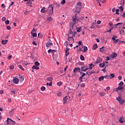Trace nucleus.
<instances>
[{
	"label": "nucleus",
	"mask_w": 125,
	"mask_h": 125,
	"mask_svg": "<svg viewBox=\"0 0 125 125\" xmlns=\"http://www.w3.org/2000/svg\"><path fill=\"white\" fill-rule=\"evenodd\" d=\"M10 69L11 70H13V69H14V65H11L10 66Z\"/></svg>",
	"instance_id": "nucleus-48"
},
{
	"label": "nucleus",
	"mask_w": 125,
	"mask_h": 125,
	"mask_svg": "<svg viewBox=\"0 0 125 125\" xmlns=\"http://www.w3.org/2000/svg\"><path fill=\"white\" fill-rule=\"evenodd\" d=\"M119 122L120 123H121V124H123L124 123V118L120 117L119 119Z\"/></svg>",
	"instance_id": "nucleus-24"
},
{
	"label": "nucleus",
	"mask_w": 125,
	"mask_h": 125,
	"mask_svg": "<svg viewBox=\"0 0 125 125\" xmlns=\"http://www.w3.org/2000/svg\"><path fill=\"white\" fill-rule=\"evenodd\" d=\"M47 85H49V86H51L52 85V81H51L49 83H47Z\"/></svg>",
	"instance_id": "nucleus-31"
},
{
	"label": "nucleus",
	"mask_w": 125,
	"mask_h": 125,
	"mask_svg": "<svg viewBox=\"0 0 125 125\" xmlns=\"http://www.w3.org/2000/svg\"><path fill=\"white\" fill-rule=\"evenodd\" d=\"M125 33V30H123V29H121L120 30V35H122V34H124Z\"/></svg>",
	"instance_id": "nucleus-35"
},
{
	"label": "nucleus",
	"mask_w": 125,
	"mask_h": 125,
	"mask_svg": "<svg viewBox=\"0 0 125 125\" xmlns=\"http://www.w3.org/2000/svg\"><path fill=\"white\" fill-rule=\"evenodd\" d=\"M100 94L101 96H104V95H105L106 93L104 92H101Z\"/></svg>",
	"instance_id": "nucleus-39"
},
{
	"label": "nucleus",
	"mask_w": 125,
	"mask_h": 125,
	"mask_svg": "<svg viewBox=\"0 0 125 125\" xmlns=\"http://www.w3.org/2000/svg\"><path fill=\"white\" fill-rule=\"evenodd\" d=\"M63 104L67 103V102L69 101V97L65 96L64 98H63Z\"/></svg>",
	"instance_id": "nucleus-5"
},
{
	"label": "nucleus",
	"mask_w": 125,
	"mask_h": 125,
	"mask_svg": "<svg viewBox=\"0 0 125 125\" xmlns=\"http://www.w3.org/2000/svg\"><path fill=\"white\" fill-rule=\"evenodd\" d=\"M5 24H9V20H7L5 22Z\"/></svg>",
	"instance_id": "nucleus-64"
},
{
	"label": "nucleus",
	"mask_w": 125,
	"mask_h": 125,
	"mask_svg": "<svg viewBox=\"0 0 125 125\" xmlns=\"http://www.w3.org/2000/svg\"><path fill=\"white\" fill-rule=\"evenodd\" d=\"M13 83H19V79L18 78H14L13 79Z\"/></svg>",
	"instance_id": "nucleus-13"
},
{
	"label": "nucleus",
	"mask_w": 125,
	"mask_h": 125,
	"mask_svg": "<svg viewBox=\"0 0 125 125\" xmlns=\"http://www.w3.org/2000/svg\"><path fill=\"white\" fill-rule=\"evenodd\" d=\"M2 44H6L5 41L4 40L2 41Z\"/></svg>",
	"instance_id": "nucleus-63"
},
{
	"label": "nucleus",
	"mask_w": 125,
	"mask_h": 125,
	"mask_svg": "<svg viewBox=\"0 0 125 125\" xmlns=\"http://www.w3.org/2000/svg\"><path fill=\"white\" fill-rule=\"evenodd\" d=\"M77 29V32H81V29H82V27H79V28H76Z\"/></svg>",
	"instance_id": "nucleus-41"
},
{
	"label": "nucleus",
	"mask_w": 125,
	"mask_h": 125,
	"mask_svg": "<svg viewBox=\"0 0 125 125\" xmlns=\"http://www.w3.org/2000/svg\"><path fill=\"white\" fill-rule=\"evenodd\" d=\"M104 78H105V79H112V78H111V77H110V76H108V75L105 76H104Z\"/></svg>",
	"instance_id": "nucleus-47"
},
{
	"label": "nucleus",
	"mask_w": 125,
	"mask_h": 125,
	"mask_svg": "<svg viewBox=\"0 0 125 125\" xmlns=\"http://www.w3.org/2000/svg\"><path fill=\"white\" fill-rule=\"evenodd\" d=\"M69 27L70 28V30H69V33L70 34H74V24H71L69 25Z\"/></svg>",
	"instance_id": "nucleus-4"
},
{
	"label": "nucleus",
	"mask_w": 125,
	"mask_h": 125,
	"mask_svg": "<svg viewBox=\"0 0 125 125\" xmlns=\"http://www.w3.org/2000/svg\"><path fill=\"white\" fill-rule=\"evenodd\" d=\"M97 47H98L97 44H93L92 48L94 50H95V49H96Z\"/></svg>",
	"instance_id": "nucleus-18"
},
{
	"label": "nucleus",
	"mask_w": 125,
	"mask_h": 125,
	"mask_svg": "<svg viewBox=\"0 0 125 125\" xmlns=\"http://www.w3.org/2000/svg\"><path fill=\"white\" fill-rule=\"evenodd\" d=\"M41 90L42 91H44V90L45 89V87L44 86H42L41 88Z\"/></svg>",
	"instance_id": "nucleus-46"
},
{
	"label": "nucleus",
	"mask_w": 125,
	"mask_h": 125,
	"mask_svg": "<svg viewBox=\"0 0 125 125\" xmlns=\"http://www.w3.org/2000/svg\"><path fill=\"white\" fill-rule=\"evenodd\" d=\"M92 66H93V64H92V63H91V64H89V69H90V70H91V69H92Z\"/></svg>",
	"instance_id": "nucleus-50"
},
{
	"label": "nucleus",
	"mask_w": 125,
	"mask_h": 125,
	"mask_svg": "<svg viewBox=\"0 0 125 125\" xmlns=\"http://www.w3.org/2000/svg\"><path fill=\"white\" fill-rule=\"evenodd\" d=\"M116 100H117V101H119L120 104H121V105H124V103H125V100L121 98H117L116 99Z\"/></svg>",
	"instance_id": "nucleus-2"
},
{
	"label": "nucleus",
	"mask_w": 125,
	"mask_h": 125,
	"mask_svg": "<svg viewBox=\"0 0 125 125\" xmlns=\"http://www.w3.org/2000/svg\"><path fill=\"white\" fill-rule=\"evenodd\" d=\"M112 58H115V57H117L118 56V54L116 53H114L112 55H111Z\"/></svg>",
	"instance_id": "nucleus-25"
},
{
	"label": "nucleus",
	"mask_w": 125,
	"mask_h": 125,
	"mask_svg": "<svg viewBox=\"0 0 125 125\" xmlns=\"http://www.w3.org/2000/svg\"><path fill=\"white\" fill-rule=\"evenodd\" d=\"M52 45H53V43H52V42H50V43L47 42L46 44V46L47 47H49V46H51Z\"/></svg>",
	"instance_id": "nucleus-15"
},
{
	"label": "nucleus",
	"mask_w": 125,
	"mask_h": 125,
	"mask_svg": "<svg viewBox=\"0 0 125 125\" xmlns=\"http://www.w3.org/2000/svg\"><path fill=\"white\" fill-rule=\"evenodd\" d=\"M78 43H79V46H80V45H81V46H83V45L82 44V43H83V42H82L79 41V42H78Z\"/></svg>",
	"instance_id": "nucleus-53"
},
{
	"label": "nucleus",
	"mask_w": 125,
	"mask_h": 125,
	"mask_svg": "<svg viewBox=\"0 0 125 125\" xmlns=\"http://www.w3.org/2000/svg\"><path fill=\"white\" fill-rule=\"evenodd\" d=\"M45 7H43L41 9V12L42 13H45V11H45Z\"/></svg>",
	"instance_id": "nucleus-22"
},
{
	"label": "nucleus",
	"mask_w": 125,
	"mask_h": 125,
	"mask_svg": "<svg viewBox=\"0 0 125 125\" xmlns=\"http://www.w3.org/2000/svg\"><path fill=\"white\" fill-rule=\"evenodd\" d=\"M66 3V0H62L61 3V4H65Z\"/></svg>",
	"instance_id": "nucleus-43"
},
{
	"label": "nucleus",
	"mask_w": 125,
	"mask_h": 125,
	"mask_svg": "<svg viewBox=\"0 0 125 125\" xmlns=\"http://www.w3.org/2000/svg\"><path fill=\"white\" fill-rule=\"evenodd\" d=\"M123 89H124V86H119L116 89H115L114 91H116L117 92H118V91H119V90H122Z\"/></svg>",
	"instance_id": "nucleus-8"
},
{
	"label": "nucleus",
	"mask_w": 125,
	"mask_h": 125,
	"mask_svg": "<svg viewBox=\"0 0 125 125\" xmlns=\"http://www.w3.org/2000/svg\"><path fill=\"white\" fill-rule=\"evenodd\" d=\"M31 35H32L33 37H35V38L37 37V36L36 32L33 33V31L31 32Z\"/></svg>",
	"instance_id": "nucleus-29"
},
{
	"label": "nucleus",
	"mask_w": 125,
	"mask_h": 125,
	"mask_svg": "<svg viewBox=\"0 0 125 125\" xmlns=\"http://www.w3.org/2000/svg\"><path fill=\"white\" fill-rule=\"evenodd\" d=\"M73 72L74 73H76V72H81V68L80 67L75 68L73 70Z\"/></svg>",
	"instance_id": "nucleus-12"
},
{
	"label": "nucleus",
	"mask_w": 125,
	"mask_h": 125,
	"mask_svg": "<svg viewBox=\"0 0 125 125\" xmlns=\"http://www.w3.org/2000/svg\"><path fill=\"white\" fill-rule=\"evenodd\" d=\"M62 95V93L61 92H58L57 93V96H61Z\"/></svg>",
	"instance_id": "nucleus-44"
},
{
	"label": "nucleus",
	"mask_w": 125,
	"mask_h": 125,
	"mask_svg": "<svg viewBox=\"0 0 125 125\" xmlns=\"http://www.w3.org/2000/svg\"><path fill=\"white\" fill-rule=\"evenodd\" d=\"M104 78H105L104 76H101V77H100L99 78V81L100 82H102V81H103V80H104Z\"/></svg>",
	"instance_id": "nucleus-23"
},
{
	"label": "nucleus",
	"mask_w": 125,
	"mask_h": 125,
	"mask_svg": "<svg viewBox=\"0 0 125 125\" xmlns=\"http://www.w3.org/2000/svg\"><path fill=\"white\" fill-rule=\"evenodd\" d=\"M50 52H52V50L51 49H50L48 50V53L49 54Z\"/></svg>",
	"instance_id": "nucleus-59"
},
{
	"label": "nucleus",
	"mask_w": 125,
	"mask_h": 125,
	"mask_svg": "<svg viewBox=\"0 0 125 125\" xmlns=\"http://www.w3.org/2000/svg\"><path fill=\"white\" fill-rule=\"evenodd\" d=\"M19 68H20V69H21V70H22V71H24V68H23L22 65H19Z\"/></svg>",
	"instance_id": "nucleus-40"
},
{
	"label": "nucleus",
	"mask_w": 125,
	"mask_h": 125,
	"mask_svg": "<svg viewBox=\"0 0 125 125\" xmlns=\"http://www.w3.org/2000/svg\"><path fill=\"white\" fill-rule=\"evenodd\" d=\"M70 54V53L69 52V48L67 47L65 49V55L66 56H68Z\"/></svg>",
	"instance_id": "nucleus-14"
},
{
	"label": "nucleus",
	"mask_w": 125,
	"mask_h": 125,
	"mask_svg": "<svg viewBox=\"0 0 125 125\" xmlns=\"http://www.w3.org/2000/svg\"><path fill=\"white\" fill-rule=\"evenodd\" d=\"M76 9H77V10H79L78 11H76L77 13H80V12H81V9L79 8V6H78L77 5H76Z\"/></svg>",
	"instance_id": "nucleus-16"
},
{
	"label": "nucleus",
	"mask_w": 125,
	"mask_h": 125,
	"mask_svg": "<svg viewBox=\"0 0 125 125\" xmlns=\"http://www.w3.org/2000/svg\"><path fill=\"white\" fill-rule=\"evenodd\" d=\"M119 11H120V10H119L118 9H117L116 10V14H118V15H119V14H120V13H119Z\"/></svg>",
	"instance_id": "nucleus-49"
},
{
	"label": "nucleus",
	"mask_w": 125,
	"mask_h": 125,
	"mask_svg": "<svg viewBox=\"0 0 125 125\" xmlns=\"http://www.w3.org/2000/svg\"><path fill=\"white\" fill-rule=\"evenodd\" d=\"M32 43L34 45H37V42L35 41H33Z\"/></svg>",
	"instance_id": "nucleus-62"
},
{
	"label": "nucleus",
	"mask_w": 125,
	"mask_h": 125,
	"mask_svg": "<svg viewBox=\"0 0 125 125\" xmlns=\"http://www.w3.org/2000/svg\"><path fill=\"white\" fill-rule=\"evenodd\" d=\"M123 24V26H125V23H120V22H119V23H118L117 24H116L115 25V26H118V25H121V24Z\"/></svg>",
	"instance_id": "nucleus-51"
},
{
	"label": "nucleus",
	"mask_w": 125,
	"mask_h": 125,
	"mask_svg": "<svg viewBox=\"0 0 125 125\" xmlns=\"http://www.w3.org/2000/svg\"><path fill=\"white\" fill-rule=\"evenodd\" d=\"M80 59H81V60H82V61H83V60H84V57H83V55H81L80 56Z\"/></svg>",
	"instance_id": "nucleus-33"
},
{
	"label": "nucleus",
	"mask_w": 125,
	"mask_h": 125,
	"mask_svg": "<svg viewBox=\"0 0 125 125\" xmlns=\"http://www.w3.org/2000/svg\"><path fill=\"white\" fill-rule=\"evenodd\" d=\"M88 50V49H87V47L86 46H84V49L83 50V52H86Z\"/></svg>",
	"instance_id": "nucleus-27"
},
{
	"label": "nucleus",
	"mask_w": 125,
	"mask_h": 125,
	"mask_svg": "<svg viewBox=\"0 0 125 125\" xmlns=\"http://www.w3.org/2000/svg\"><path fill=\"white\" fill-rule=\"evenodd\" d=\"M119 9L121 10V11H124V6L122 5L119 7Z\"/></svg>",
	"instance_id": "nucleus-36"
},
{
	"label": "nucleus",
	"mask_w": 125,
	"mask_h": 125,
	"mask_svg": "<svg viewBox=\"0 0 125 125\" xmlns=\"http://www.w3.org/2000/svg\"><path fill=\"white\" fill-rule=\"evenodd\" d=\"M110 76L111 77H110L111 78H115V74L112 73V74H110Z\"/></svg>",
	"instance_id": "nucleus-57"
},
{
	"label": "nucleus",
	"mask_w": 125,
	"mask_h": 125,
	"mask_svg": "<svg viewBox=\"0 0 125 125\" xmlns=\"http://www.w3.org/2000/svg\"><path fill=\"white\" fill-rule=\"evenodd\" d=\"M62 82H60L57 83V85H58V86H60V85H62Z\"/></svg>",
	"instance_id": "nucleus-45"
},
{
	"label": "nucleus",
	"mask_w": 125,
	"mask_h": 125,
	"mask_svg": "<svg viewBox=\"0 0 125 125\" xmlns=\"http://www.w3.org/2000/svg\"><path fill=\"white\" fill-rule=\"evenodd\" d=\"M47 81H49V82H52V80H53V78L52 77H48L47 79Z\"/></svg>",
	"instance_id": "nucleus-30"
},
{
	"label": "nucleus",
	"mask_w": 125,
	"mask_h": 125,
	"mask_svg": "<svg viewBox=\"0 0 125 125\" xmlns=\"http://www.w3.org/2000/svg\"><path fill=\"white\" fill-rule=\"evenodd\" d=\"M104 47L103 46L102 48H100V51L102 52V53H104V52H106V49H105Z\"/></svg>",
	"instance_id": "nucleus-10"
},
{
	"label": "nucleus",
	"mask_w": 125,
	"mask_h": 125,
	"mask_svg": "<svg viewBox=\"0 0 125 125\" xmlns=\"http://www.w3.org/2000/svg\"><path fill=\"white\" fill-rule=\"evenodd\" d=\"M53 8L54 7L52 6V4L49 5L48 9L46 10L49 15H52L53 14Z\"/></svg>",
	"instance_id": "nucleus-1"
},
{
	"label": "nucleus",
	"mask_w": 125,
	"mask_h": 125,
	"mask_svg": "<svg viewBox=\"0 0 125 125\" xmlns=\"http://www.w3.org/2000/svg\"><path fill=\"white\" fill-rule=\"evenodd\" d=\"M80 75H81V76H82L81 77L83 78V77H84V76H85V73H84V72H80Z\"/></svg>",
	"instance_id": "nucleus-28"
},
{
	"label": "nucleus",
	"mask_w": 125,
	"mask_h": 125,
	"mask_svg": "<svg viewBox=\"0 0 125 125\" xmlns=\"http://www.w3.org/2000/svg\"><path fill=\"white\" fill-rule=\"evenodd\" d=\"M83 19H84V18L83 17H81L79 19V21L82 22Z\"/></svg>",
	"instance_id": "nucleus-26"
},
{
	"label": "nucleus",
	"mask_w": 125,
	"mask_h": 125,
	"mask_svg": "<svg viewBox=\"0 0 125 125\" xmlns=\"http://www.w3.org/2000/svg\"><path fill=\"white\" fill-rule=\"evenodd\" d=\"M121 5L124 6V5H125V0H121Z\"/></svg>",
	"instance_id": "nucleus-34"
},
{
	"label": "nucleus",
	"mask_w": 125,
	"mask_h": 125,
	"mask_svg": "<svg viewBox=\"0 0 125 125\" xmlns=\"http://www.w3.org/2000/svg\"><path fill=\"white\" fill-rule=\"evenodd\" d=\"M121 42L119 39L115 40L114 41V43H118V42Z\"/></svg>",
	"instance_id": "nucleus-42"
},
{
	"label": "nucleus",
	"mask_w": 125,
	"mask_h": 125,
	"mask_svg": "<svg viewBox=\"0 0 125 125\" xmlns=\"http://www.w3.org/2000/svg\"><path fill=\"white\" fill-rule=\"evenodd\" d=\"M83 78L82 76L80 77V78H79V81L80 82H83Z\"/></svg>",
	"instance_id": "nucleus-61"
},
{
	"label": "nucleus",
	"mask_w": 125,
	"mask_h": 125,
	"mask_svg": "<svg viewBox=\"0 0 125 125\" xmlns=\"http://www.w3.org/2000/svg\"><path fill=\"white\" fill-rule=\"evenodd\" d=\"M95 73V71H90V70H88L86 71V74L88 75V76H90V75H92V74H94Z\"/></svg>",
	"instance_id": "nucleus-7"
},
{
	"label": "nucleus",
	"mask_w": 125,
	"mask_h": 125,
	"mask_svg": "<svg viewBox=\"0 0 125 125\" xmlns=\"http://www.w3.org/2000/svg\"><path fill=\"white\" fill-rule=\"evenodd\" d=\"M81 87H84V86H85V84H84V83H82L81 84Z\"/></svg>",
	"instance_id": "nucleus-58"
},
{
	"label": "nucleus",
	"mask_w": 125,
	"mask_h": 125,
	"mask_svg": "<svg viewBox=\"0 0 125 125\" xmlns=\"http://www.w3.org/2000/svg\"><path fill=\"white\" fill-rule=\"evenodd\" d=\"M81 69L83 72H86V71H87V70L89 69V68H86L85 66H82Z\"/></svg>",
	"instance_id": "nucleus-6"
},
{
	"label": "nucleus",
	"mask_w": 125,
	"mask_h": 125,
	"mask_svg": "<svg viewBox=\"0 0 125 125\" xmlns=\"http://www.w3.org/2000/svg\"><path fill=\"white\" fill-rule=\"evenodd\" d=\"M76 5L79 6V8H82V3L81 2H78Z\"/></svg>",
	"instance_id": "nucleus-21"
},
{
	"label": "nucleus",
	"mask_w": 125,
	"mask_h": 125,
	"mask_svg": "<svg viewBox=\"0 0 125 125\" xmlns=\"http://www.w3.org/2000/svg\"><path fill=\"white\" fill-rule=\"evenodd\" d=\"M38 38H42V35L41 33H38Z\"/></svg>",
	"instance_id": "nucleus-52"
},
{
	"label": "nucleus",
	"mask_w": 125,
	"mask_h": 125,
	"mask_svg": "<svg viewBox=\"0 0 125 125\" xmlns=\"http://www.w3.org/2000/svg\"><path fill=\"white\" fill-rule=\"evenodd\" d=\"M99 66L101 68H104V67H105V62H103L102 63H100Z\"/></svg>",
	"instance_id": "nucleus-17"
},
{
	"label": "nucleus",
	"mask_w": 125,
	"mask_h": 125,
	"mask_svg": "<svg viewBox=\"0 0 125 125\" xmlns=\"http://www.w3.org/2000/svg\"><path fill=\"white\" fill-rule=\"evenodd\" d=\"M47 21H49V22H50L52 20V18L51 17H48L47 19Z\"/></svg>",
	"instance_id": "nucleus-38"
},
{
	"label": "nucleus",
	"mask_w": 125,
	"mask_h": 125,
	"mask_svg": "<svg viewBox=\"0 0 125 125\" xmlns=\"http://www.w3.org/2000/svg\"><path fill=\"white\" fill-rule=\"evenodd\" d=\"M6 28L7 29V30H10L11 29V27L8 25L6 26Z\"/></svg>",
	"instance_id": "nucleus-60"
},
{
	"label": "nucleus",
	"mask_w": 125,
	"mask_h": 125,
	"mask_svg": "<svg viewBox=\"0 0 125 125\" xmlns=\"http://www.w3.org/2000/svg\"><path fill=\"white\" fill-rule=\"evenodd\" d=\"M34 64L35 66H40V62H39L38 61L35 62Z\"/></svg>",
	"instance_id": "nucleus-32"
},
{
	"label": "nucleus",
	"mask_w": 125,
	"mask_h": 125,
	"mask_svg": "<svg viewBox=\"0 0 125 125\" xmlns=\"http://www.w3.org/2000/svg\"><path fill=\"white\" fill-rule=\"evenodd\" d=\"M11 94H13L14 95V94H15V91H14V89H11Z\"/></svg>",
	"instance_id": "nucleus-37"
},
{
	"label": "nucleus",
	"mask_w": 125,
	"mask_h": 125,
	"mask_svg": "<svg viewBox=\"0 0 125 125\" xmlns=\"http://www.w3.org/2000/svg\"><path fill=\"white\" fill-rule=\"evenodd\" d=\"M73 21L74 23V24H76V23H78L79 22V20H78L77 18H76V16H73L72 17Z\"/></svg>",
	"instance_id": "nucleus-9"
},
{
	"label": "nucleus",
	"mask_w": 125,
	"mask_h": 125,
	"mask_svg": "<svg viewBox=\"0 0 125 125\" xmlns=\"http://www.w3.org/2000/svg\"><path fill=\"white\" fill-rule=\"evenodd\" d=\"M32 69H36V70H39L40 67L38 65H33L32 66Z\"/></svg>",
	"instance_id": "nucleus-19"
},
{
	"label": "nucleus",
	"mask_w": 125,
	"mask_h": 125,
	"mask_svg": "<svg viewBox=\"0 0 125 125\" xmlns=\"http://www.w3.org/2000/svg\"><path fill=\"white\" fill-rule=\"evenodd\" d=\"M7 123L8 125H9V124H12V125H15L16 124L15 121L12 120V119L10 118H7Z\"/></svg>",
	"instance_id": "nucleus-3"
},
{
	"label": "nucleus",
	"mask_w": 125,
	"mask_h": 125,
	"mask_svg": "<svg viewBox=\"0 0 125 125\" xmlns=\"http://www.w3.org/2000/svg\"><path fill=\"white\" fill-rule=\"evenodd\" d=\"M119 85H120V86L124 85V82H121L119 83Z\"/></svg>",
	"instance_id": "nucleus-55"
},
{
	"label": "nucleus",
	"mask_w": 125,
	"mask_h": 125,
	"mask_svg": "<svg viewBox=\"0 0 125 125\" xmlns=\"http://www.w3.org/2000/svg\"><path fill=\"white\" fill-rule=\"evenodd\" d=\"M117 38V37H116V36H113V37L112 38V41H115L116 40V38Z\"/></svg>",
	"instance_id": "nucleus-54"
},
{
	"label": "nucleus",
	"mask_w": 125,
	"mask_h": 125,
	"mask_svg": "<svg viewBox=\"0 0 125 125\" xmlns=\"http://www.w3.org/2000/svg\"><path fill=\"white\" fill-rule=\"evenodd\" d=\"M19 80L20 82H23V81H24V77L20 76V78H19Z\"/></svg>",
	"instance_id": "nucleus-20"
},
{
	"label": "nucleus",
	"mask_w": 125,
	"mask_h": 125,
	"mask_svg": "<svg viewBox=\"0 0 125 125\" xmlns=\"http://www.w3.org/2000/svg\"><path fill=\"white\" fill-rule=\"evenodd\" d=\"M68 41L69 42H75V39H74V38H73V36L70 37H68Z\"/></svg>",
	"instance_id": "nucleus-11"
},
{
	"label": "nucleus",
	"mask_w": 125,
	"mask_h": 125,
	"mask_svg": "<svg viewBox=\"0 0 125 125\" xmlns=\"http://www.w3.org/2000/svg\"><path fill=\"white\" fill-rule=\"evenodd\" d=\"M121 15L122 17H123V18H125V12L122 15V14H121Z\"/></svg>",
	"instance_id": "nucleus-56"
}]
</instances>
